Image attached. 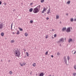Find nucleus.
Returning <instances> with one entry per match:
<instances>
[{"label": "nucleus", "instance_id": "obj_1", "mask_svg": "<svg viewBox=\"0 0 76 76\" xmlns=\"http://www.w3.org/2000/svg\"><path fill=\"white\" fill-rule=\"evenodd\" d=\"M14 53L15 55V56L16 57H19L20 56V51L18 50H15L14 51Z\"/></svg>", "mask_w": 76, "mask_h": 76}, {"label": "nucleus", "instance_id": "obj_2", "mask_svg": "<svg viewBox=\"0 0 76 76\" xmlns=\"http://www.w3.org/2000/svg\"><path fill=\"white\" fill-rule=\"evenodd\" d=\"M64 42V39L63 38H61L59 40L58 42L60 44V46H61V44Z\"/></svg>", "mask_w": 76, "mask_h": 76}, {"label": "nucleus", "instance_id": "obj_3", "mask_svg": "<svg viewBox=\"0 0 76 76\" xmlns=\"http://www.w3.org/2000/svg\"><path fill=\"white\" fill-rule=\"evenodd\" d=\"M39 10L38 8H34L33 10V12L34 13H37L39 12Z\"/></svg>", "mask_w": 76, "mask_h": 76}, {"label": "nucleus", "instance_id": "obj_4", "mask_svg": "<svg viewBox=\"0 0 76 76\" xmlns=\"http://www.w3.org/2000/svg\"><path fill=\"white\" fill-rule=\"evenodd\" d=\"M66 31V32H70L71 31L70 27L68 28Z\"/></svg>", "mask_w": 76, "mask_h": 76}, {"label": "nucleus", "instance_id": "obj_5", "mask_svg": "<svg viewBox=\"0 0 76 76\" xmlns=\"http://www.w3.org/2000/svg\"><path fill=\"white\" fill-rule=\"evenodd\" d=\"M64 61L65 63L66 64H67V59H66V56H64Z\"/></svg>", "mask_w": 76, "mask_h": 76}, {"label": "nucleus", "instance_id": "obj_6", "mask_svg": "<svg viewBox=\"0 0 76 76\" xmlns=\"http://www.w3.org/2000/svg\"><path fill=\"white\" fill-rule=\"evenodd\" d=\"M3 26V23H0V29H2Z\"/></svg>", "mask_w": 76, "mask_h": 76}, {"label": "nucleus", "instance_id": "obj_7", "mask_svg": "<svg viewBox=\"0 0 76 76\" xmlns=\"http://www.w3.org/2000/svg\"><path fill=\"white\" fill-rule=\"evenodd\" d=\"M41 7V6L40 5H39L38 6H37L36 8H37V9H38L39 10H40V8Z\"/></svg>", "mask_w": 76, "mask_h": 76}, {"label": "nucleus", "instance_id": "obj_8", "mask_svg": "<svg viewBox=\"0 0 76 76\" xmlns=\"http://www.w3.org/2000/svg\"><path fill=\"white\" fill-rule=\"evenodd\" d=\"M76 50H74L72 51V53L73 54H76Z\"/></svg>", "mask_w": 76, "mask_h": 76}, {"label": "nucleus", "instance_id": "obj_9", "mask_svg": "<svg viewBox=\"0 0 76 76\" xmlns=\"http://www.w3.org/2000/svg\"><path fill=\"white\" fill-rule=\"evenodd\" d=\"M44 75L43 73H42L40 74L39 75H38L39 76H44Z\"/></svg>", "mask_w": 76, "mask_h": 76}, {"label": "nucleus", "instance_id": "obj_10", "mask_svg": "<svg viewBox=\"0 0 76 76\" xmlns=\"http://www.w3.org/2000/svg\"><path fill=\"white\" fill-rule=\"evenodd\" d=\"M48 12H47V14H49L50 13V8L48 10Z\"/></svg>", "mask_w": 76, "mask_h": 76}, {"label": "nucleus", "instance_id": "obj_11", "mask_svg": "<svg viewBox=\"0 0 76 76\" xmlns=\"http://www.w3.org/2000/svg\"><path fill=\"white\" fill-rule=\"evenodd\" d=\"M72 39L70 38V39H68V42L69 43H70V42H72Z\"/></svg>", "mask_w": 76, "mask_h": 76}, {"label": "nucleus", "instance_id": "obj_12", "mask_svg": "<svg viewBox=\"0 0 76 76\" xmlns=\"http://www.w3.org/2000/svg\"><path fill=\"white\" fill-rule=\"evenodd\" d=\"M66 30V27L62 29V31L63 32L64 31Z\"/></svg>", "mask_w": 76, "mask_h": 76}, {"label": "nucleus", "instance_id": "obj_13", "mask_svg": "<svg viewBox=\"0 0 76 76\" xmlns=\"http://www.w3.org/2000/svg\"><path fill=\"white\" fill-rule=\"evenodd\" d=\"M33 10V8H31L29 10V11L30 12H32Z\"/></svg>", "mask_w": 76, "mask_h": 76}, {"label": "nucleus", "instance_id": "obj_14", "mask_svg": "<svg viewBox=\"0 0 76 76\" xmlns=\"http://www.w3.org/2000/svg\"><path fill=\"white\" fill-rule=\"evenodd\" d=\"M20 34V32L18 30L17 31V32L16 33L17 35H19Z\"/></svg>", "mask_w": 76, "mask_h": 76}, {"label": "nucleus", "instance_id": "obj_15", "mask_svg": "<svg viewBox=\"0 0 76 76\" xmlns=\"http://www.w3.org/2000/svg\"><path fill=\"white\" fill-rule=\"evenodd\" d=\"M1 35L2 37L4 36V33L1 32Z\"/></svg>", "mask_w": 76, "mask_h": 76}, {"label": "nucleus", "instance_id": "obj_16", "mask_svg": "<svg viewBox=\"0 0 76 76\" xmlns=\"http://www.w3.org/2000/svg\"><path fill=\"white\" fill-rule=\"evenodd\" d=\"M33 66H34V67H35L36 66V64L35 63H34L33 64Z\"/></svg>", "mask_w": 76, "mask_h": 76}, {"label": "nucleus", "instance_id": "obj_17", "mask_svg": "<svg viewBox=\"0 0 76 76\" xmlns=\"http://www.w3.org/2000/svg\"><path fill=\"white\" fill-rule=\"evenodd\" d=\"M46 10H47V8H46L45 7H44L43 10H44L45 12V11Z\"/></svg>", "mask_w": 76, "mask_h": 76}, {"label": "nucleus", "instance_id": "obj_18", "mask_svg": "<svg viewBox=\"0 0 76 76\" xmlns=\"http://www.w3.org/2000/svg\"><path fill=\"white\" fill-rule=\"evenodd\" d=\"M20 64L21 66H23V63H20Z\"/></svg>", "mask_w": 76, "mask_h": 76}, {"label": "nucleus", "instance_id": "obj_19", "mask_svg": "<svg viewBox=\"0 0 76 76\" xmlns=\"http://www.w3.org/2000/svg\"><path fill=\"white\" fill-rule=\"evenodd\" d=\"M67 4H69L70 3V1H69L68 2H67Z\"/></svg>", "mask_w": 76, "mask_h": 76}, {"label": "nucleus", "instance_id": "obj_20", "mask_svg": "<svg viewBox=\"0 0 76 76\" xmlns=\"http://www.w3.org/2000/svg\"><path fill=\"white\" fill-rule=\"evenodd\" d=\"M25 35L26 37H27V36L28 35V34L27 33H25Z\"/></svg>", "mask_w": 76, "mask_h": 76}, {"label": "nucleus", "instance_id": "obj_21", "mask_svg": "<svg viewBox=\"0 0 76 76\" xmlns=\"http://www.w3.org/2000/svg\"><path fill=\"white\" fill-rule=\"evenodd\" d=\"M26 55L27 56H28V57L29 56V54L28 52L26 53Z\"/></svg>", "mask_w": 76, "mask_h": 76}, {"label": "nucleus", "instance_id": "obj_22", "mask_svg": "<svg viewBox=\"0 0 76 76\" xmlns=\"http://www.w3.org/2000/svg\"><path fill=\"white\" fill-rule=\"evenodd\" d=\"M67 59L68 60H70V57H69V56H67Z\"/></svg>", "mask_w": 76, "mask_h": 76}, {"label": "nucleus", "instance_id": "obj_23", "mask_svg": "<svg viewBox=\"0 0 76 76\" xmlns=\"http://www.w3.org/2000/svg\"><path fill=\"white\" fill-rule=\"evenodd\" d=\"M19 30L20 31H23V29H22V28H19Z\"/></svg>", "mask_w": 76, "mask_h": 76}, {"label": "nucleus", "instance_id": "obj_24", "mask_svg": "<svg viewBox=\"0 0 76 76\" xmlns=\"http://www.w3.org/2000/svg\"><path fill=\"white\" fill-rule=\"evenodd\" d=\"M13 42H15V41H14L13 40L11 41V42L12 43H13Z\"/></svg>", "mask_w": 76, "mask_h": 76}, {"label": "nucleus", "instance_id": "obj_25", "mask_svg": "<svg viewBox=\"0 0 76 76\" xmlns=\"http://www.w3.org/2000/svg\"><path fill=\"white\" fill-rule=\"evenodd\" d=\"M41 3H43L44 1V0H41L40 1Z\"/></svg>", "mask_w": 76, "mask_h": 76}, {"label": "nucleus", "instance_id": "obj_26", "mask_svg": "<svg viewBox=\"0 0 76 76\" xmlns=\"http://www.w3.org/2000/svg\"><path fill=\"white\" fill-rule=\"evenodd\" d=\"M73 76H76V73H74L73 74Z\"/></svg>", "mask_w": 76, "mask_h": 76}, {"label": "nucleus", "instance_id": "obj_27", "mask_svg": "<svg viewBox=\"0 0 76 76\" xmlns=\"http://www.w3.org/2000/svg\"><path fill=\"white\" fill-rule=\"evenodd\" d=\"M73 18H72L71 19V22H73Z\"/></svg>", "mask_w": 76, "mask_h": 76}, {"label": "nucleus", "instance_id": "obj_28", "mask_svg": "<svg viewBox=\"0 0 76 76\" xmlns=\"http://www.w3.org/2000/svg\"><path fill=\"white\" fill-rule=\"evenodd\" d=\"M33 21L32 20H31L30 21V23H33Z\"/></svg>", "mask_w": 76, "mask_h": 76}, {"label": "nucleus", "instance_id": "obj_29", "mask_svg": "<svg viewBox=\"0 0 76 76\" xmlns=\"http://www.w3.org/2000/svg\"><path fill=\"white\" fill-rule=\"evenodd\" d=\"M12 73H13L12 72V71H10L9 72V74H10V75H12Z\"/></svg>", "mask_w": 76, "mask_h": 76}, {"label": "nucleus", "instance_id": "obj_30", "mask_svg": "<svg viewBox=\"0 0 76 76\" xmlns=\"http://www.w3.org/2000/svg\"><path fill=\"white\" fill-rule=\"evenodd\" d=\"M12 26H13V23H12L11 24V29H12Z\"/></svg>", "mask_w": 76, "mask_h": 76}, {"label": "nucleus", "instance_id": "obj_31", "mask_svg": "<svg viewBox=\"0 0 76 76\" xmlns=\"http://www.w3.org/2000/svg\"><path fill=\"white\" fill-rule=\"evenodd\" d=\"M57 55L58 56H60V53H59V52H58Z\"/></svg>", "mask_w": 76, "mask_h": 76}, {"label": "nucleus", "instance_id": "obj_32", "mask_svg": "<svg viewBox=\"0 0 76 76\" xmlns=\"http://www.w3.org/2000/svg\"><path fill=\"white\" fill-rule=\"evenodd\" d=\"M48 35H46V37H45L47 39V38H48Z\"/></svg>", "mask_w": 76, "mask_h": 76}, {"label": "nucleus", "instance_id": "obj_33", "mask_svg": "<svg viewBox=\"0 0 76 76\" xmlns=\"http://www.w3.org/2000/svg\"><path fill=\"white\" fill-rule=\"evenodd\" d=\"M45 54V55H47V54H48V51L46 52Z\"/></svg>", "mask_w": 76, "mask_h": 76}, {"label": "nucleus", "instance_id": "obj_34", "mask_svg": "<svg viewBox=\"0 0 76 76\" xmlns=\"http://www.w3.org/2000/svg\"><path fill=\"white\" fill-rule=\"evenodd\" d=\"M44 12H45L44 10H43L42 11V13H44Z\"/></svg>", "mask_w": 76, "mask_h": 76}, {"label": "nucleus", "instance_id": "obj_35", "mask_svg": "<svg viewBox=\"0 0 76 76\" xmlns=\"http://www.w3.org/2000/svg\"><path fill=\"white\" fill-rule=\"evenodd\" d=\"M56 36H57V35H56V34H54V37H55V38L56 37Z\"/></svg>", "mask_w": 76, "mask_h": 76}, {"label": "nucleus", "instance_id": "obj_36", "mask_svg": "<svg viewBox=\"0 0 76 76\" xmlns=\"http://www.w3.org/2000/svg\"><path fill=\"white\" fill-rule=\"evenodd\" d=\"M74 69H75V70H76V65L75 66H74Z\"/></svg>", "mask_w": 76, "mask_h": 76}, {"label": "nucleus", "instance_id": "obj_37", "mask_svg": "<svg viewBox=\"0 0 76 76\" xmlns=\"http://www.w3.org/2000/svg\"><path fill=\"white\" fill-rule=\"evenodd\" d=\"M33 4V3H30V6H31V5H32Z\"/></svg>", "mask_w": 76, "mask_h": 76}, {"label": "nucleus", "instance_id": "obj_38", "mask_svg": "<svg viewBox=\"0 0 76 76\" xmlns=\"http://www.w3.org/2000/svg\"><path fill=\"white\" fill-rule=\"evenodd\" d=\"M51 38H52V39H53L54 38V37H53V36H52Z\"/></svg>", "mask_w": 76, "mask_h": 76}, {"label": "nucleus", "instance_id": "obj_39", "mask_svg": "<svg viewBox=\"0 0 76 76\" xmlns=\"http://www.w3.org/2000/svg\"><path fill=\"white\" fill-rule=\"evenodd\" d=\"M2 3V2H1V1H0V5H1V4Z\"/></svg>", "mask_w": 76, "mask_h": 76}, {"label": "nucleus", "instance_id": "obj_40", "mask_svg": "<svg viewBox=\"0 0 76 76\" xmlns=\"http://www.w3.org/2000/svg\"><path fill=\"white\" fill-rule=\"evenodd\" d=\"M46 19H47V20H48V19H49V18L48 17H47L46 18Z\"/></svg>", "mask_w": 76, "mask_h": 76}, {"label": "nucleus", "instance_id": "obj_41", "mask_svg": "<svg viewBox=\"0 0 76 76\" xmlns=\"http://www.w3.org/2000/svg\"><path fill=\"white\" fill-rule=\"evenodd\" d=\"M23 64L24 65H25V64H26V63H23Z\"/></svg>", "mask_w": 76, "mask_h": 76}, {"label": "nucleus", "instance_id": "obj_42", "mask_svg": "<svg viewBox=\"0 0 76 76\" xmlns=\"http://www.w3.org/2000/svg\"><path fill=\"white\" fill-rule=\"evenodd\" d=\"M56 19H57V15H56Z\"/></svg>", "mask_w": 76, "mask_h": 76}, {"label": "nucleus", "instance_id": "obj_43", "mask_svg": "<svg viewBox=\"0 0 76 76\" xmlns=\"http://www.w3.org/2000/svg\"><path fill=\"white\" fill-rule=\"evenodd\" d=\"M58 18H59V16L58 15L57 16V19H58Z\"/></svg>", "mask_w": 76, "mask_h": 76}, {"label": "nucleus", "instance_id": "obj_44", "mask_svg": "<svg viewBox=\"0 0 76 76\" xmlns=\"http://www.w3.org/2000/svg\"><path fill=\"white\" fill-rule=\"evenodd\" d=\"M23 50L24 51H26V50L25 49H23Z\"/></svg>", "mask_w": 76, "mask_h": 76}, {"label": "nucleus", "instance_id": "obj_45", "mask_svg": "<svg viewBox=\"0 0 76 76\" xmlns=\"http://www.w3.org/2000/svg\"><path fill=\"white\" fill-rule=\"evenodd\" d=\"M51 57H52V58H53V55H51Z\"/></svg>", "mask_w": 76, "mask_h": 76}, {"label": "nucleus", "instance_id": "obj_46", "mask_svg": "<svg viewBox=\"0 0 76 76\" xmlns=\"http://www.w3.org/2000/svg\"><path fill=\"white\" fill-rule=\"evenodd\" d=\"M12 34H15V33H14V32H13Z\"/></svg>", "mask_w": 76, "mask_h": 76}, {"label": "nucleus", "instance_id": "obj_47", "mask_svg": "<svg viewBox=\"0 0 76 76\" xmlns=\"http://www.w3.org/2000/svg\"><path fill=\"white\" fill-rule=\"evenodd\" d=\"M32 72H30V75H32V73H31Z\"/></svg>", "mask_w": 76, "mask_h": 76}, {"label": "nucleus", "instance_id": "obj_48", "mask_svg": "<svg viewBox=\"0 0 76 76\" xmlns=\"http://www.w3.org/2000/svg\"><path fill=\"white\" fill-rule=\"evenodd\" d=\"M68 15H69V14H68V13L66 14V15H67V16H68Z\"/></svg>", "mask_w": 76, "mask_h": 76}, {"label": "nucleus", "instance_id": "obj_49", "mask_svg": "<svg viewBox=\"0 0 76 76\" xmlns=\"http://www.w3.org/2000/svg\"><path fill=\"white\" fill-rule=\"evenodd\" d=\"M61 21H60V23L61 24Z\"/></svg>", "mask_w": 76, "mask_h": 76}, {"label": "nucleus", "instance_id": "obj_50", "mask_svg": "<svg viewBox=\"0 0 76 76\" xmlns=\"http://www.w3.org/2000/svg\"><path fill=\"white\" fill-rule=\"evenodd\" d=\"M10 60H9L8 61V62H10Z\"/></svg>", "mask_w": 76, "mask_h": 76}, {"label": "nucleus", "instance_id": "obj_51", "mask_svg": "<svg viewBox=\"0 0 76 76\" xmlns=\"http://www.w3.org/2000/svg\"><path fill=\"white\" fill-rule=\"evenodd\" d=\"M13 11L14 12V11H15V9H14L13 10Z\"/></svg>", "mask_w": 76, "mask_h": 76}, {"label": "nucleus", "instance_id": "obj_52", "mask_svg": "<svg viewBox=\"0 0 76 76\" xmlns=\"http://www.w3.org/2000/svg\"><path fill=\"white\" fill-rule=\"evenodd\" d=\"M45 15H46V13H45V14H44Z\"/></svg>", "mask_w": 76, "mask_h": 76}, {"label": "nucleus", "instance_id": "obj_53", "mask_svg": "<svg viewBox=\"0 0 76 76\" xmlns=\"http://www.w3.org/2000/svg\"><path fill=\"white\" fill-rule=\"evenodd\" d=\"M49 76H51V75H50Z\"/></svg>", "mask_w": 76, "mask_h": 76}, {"label": "nucleus", "instance_id": "obj_54", "mask_svg": "<svg viewBox=\"0 0 76 76\" xmlns=\"http://www.w3.org/2000/svg\"><path fill=\"white\" fill-rule=\"evenodd\" d=\"M53 31H54V30L53 29H52Z\"/></svg>", "mask_w": 76, "mask_h": 76}, {"label": "nucleus", "instance_id": "obj_55", "mask_svg": "<svg viewBox=\"0 0 76 76\" xmlns=\"http://www.w3.org/2000/svg\"><path fill=\"white\" fill-rule=\"evenodd\" d=\"M37 74H36V76H37Z\"/></svg>", "mask_w": 76, "mask_h": 76}, {"label": "nucleus", "instance_id": "obj_56", "mask_svg": "<svg viewBox=\"0 0 76 76\" xmlns=\"http://www.w3.org/2000/svg\"><path fill=\"white\" fill-rule=\"evenodd\" d=\"M5 4V5H6V3H5V4Z\"/></svg>", "mask_w": 76, "mask_h": 76}, {"label": "nucleus", "instance_id": "obj_57", "mask_svg": "<svg viewBox=\"0 0 76 76\" xmlns=\"http://www.w3.org/2000/svg\"><path fill=\"white\" fill-rule=\"evenodd\" d=\"M49 13H51V12H50H50H49Z\"/></svg>", "mask_w": 76, "mask_h": 76}, {"label": "nucleus", "instance_id": "obj_58", "mask_svg": "<svg viewBox=\"0 0 76 76\" xmlns=\"http://www.w3.org/2000/svg\"><path fill=\"white\" fill-rule=\"evenodd\" d=\"M26 57L25 56H24V58H25Z\"/></svg>", "mask_w": 76, "mask_h": 76}, {"label": "nucleus", "instance_id": "obj_59", "mask_svg": "<svg viewBox=\"0 0 76 76\" xmlns=\"http://www.w3.org/2000/svg\"><path fill=\"white\" fill-rule=\"evenodd\" d=\"M49 8H50V6H49Z\"/></svg>", "mask_w": 76, "mask_h": 76}, {"label": "nucleus", "instance_id": "obj_60", "mask_svg": "<svg viewBox=\"0 0 76 76\" xmlns=\"http://www.w3.org/2000/svg\"><path fill=\"white\" fill-rule=\"evenodd\" d=\"M19 28H19V27H18V28H19Z\"/></svg>", "mask_w": 76, "mask_h": 76}, {"label": "nucleus", "instance_id": "obj_61", "mask_svg": "<svg viewBox=\"0 0 76 76\" xmlns=\"http://www.w3.org/2000/svg\"><path fill=\"white\" fill-rule=\"evenodd\" d=\"M53 76H54V75H53Z\"/></svg>", "mask_w": 76, "mask_h": 76}, {"label": "nucleus", "instance_id": "obj_62", "mask_svg": "<svg viewBox=\"0 0 76 76\" xmlns=\"http://www.w3.org/2000/svg\"><path fill=\"white\" fill-rule=\"evenodd\" d=\"M71 28H72V27H71Z\"/></svg>", "mask_w": 76, "mask_h": 76}, {"label": "nucleus", "instance_id": "obj_63", "mask_svg": "<svg viewBox=\"0 0 76 76\" xmlns=\"http://www.w3.org/2000/svg\"><path fill=\"white\" fill-rule=\"evenodd\" d=\"M0 29H1V28H0Z\"/></svg>", "mask_w": 76, "mask_h": 76}]
</instances>
